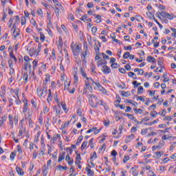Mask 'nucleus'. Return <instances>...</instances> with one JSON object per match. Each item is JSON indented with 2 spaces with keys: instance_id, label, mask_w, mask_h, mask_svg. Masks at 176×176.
<instances>
[{
  "instance_id": "obj_53",
  "label": "nucleus",
  "mask_w": 176,
  "mask_h": 176,
  "mask_svg": "<svg viewBox=\"0 0 176 176\" xmlns=\"http://www.w3.org/2000/svg\"><path fill=\"white\" fill-rule=\"evenodd\" d=\"M150 115H151V116H152L153 118H156V116H157V111H151V112L150 113Z\"/></svg>"
},
{
  "instance_id": "obj_39",
  "label": "nucleus",
  "mask_w": 176,
  "mask_h": 176,
  "mask_svg": "<svg viewBox=\"0 0 176 176\" xmlns=\"http://www.w3.org/2000/svg\"><path fill=\"white\" fill-rule=\"evenodd\" d=\"M37 67H38V61H36V60H34L32 62V68L33 69H36Z\"/></svg>"
},
{
  "instance_id": "obj_43",
  "label": "nucleus",
  "mask_w": 176,
  "mask_h": 176,
  "mask_svg": "<svg viewBox=\"0 0 176 176\" xmlns=\"http://www.w3.org/2000/svg\"><path fill=\"white\" fill-rule=\"evenodd\" d=\"M128 76H130V78H133V79H137V76L133 72H130Z\"/></svg>"
},
{
  "instance_id": "obj_54",
  "label": "nucleus",
  "mask_w": 176,
  "mask_h": 176,
  "mask_svg": "<svg viewBox=\"0 0 176 176\" xmlns=\"http://www.w3.org/2000/svg\"><path fill=\"white\" fill-rule=\"evenodd\" d=\"M137 100L142 101V102H145V98H144L143 96H138Z\"/></svg>"
},
{
  "instance_id": "obj_34",
  "label": "nucleus",
  "mask_w": 176,
  "mask_h": 176,
  "mask_svg": "<svg viewBox=\"0 0 176 176\" xmlns=\"http://www.w3.org/2000/svg\"><path fill=\"white\" fill-rule=\"evenodd\" d=\"M81 20H82V21H84L85 23H86V21H87L88 23L91 22V19H89V18H87V16H82V17H81Z\"/></svg>"
},
{
  "instance_id": "obj_4",
  "label": "nucleus",
  "mask_w": 176,
  "mask_h": 176,
  "mask_svg": "<svg viewBox=\"0 0 176 176\" xmlns=\"http://www.w3.org/2000/svg\"><path fill=\"white\" fill-rule=\"evenodd\" d=\"M14 25H13V27L12 30H13L12 36L16 42H21V33L20 32L19 29L14 28Z\"/></svg>"
},
{
  "instance_id": "obj_23",
  "label": "nucleus",
  "mask_w": 176,
  "mask_h": 176,
  "mask_svg": "<svg viewBox=\"0 0 176 176\" xmlns=\"http://www.w3.org/2000/svg\"><path fill=\"white\" fill-rule=\"evenodd\" d=\"M125 102H128L129 104H131L133 107H138V103L133 100H126Z\"/></svg>"
},
{
  "instance_id": "obj_51",
  "label": "nucleus",
  "mask_w": 176,
  "mask_h": 176,
  "mask_svg": "<svg viewBox=\"0 0 176 176\" xmlns=\"http://www.w3.org/2000/svg\"><path fill=\"white\" fill-rule=\"evenodd\" d=\"M82 140H83V136L79 137L77 140L76 144L78 146L82 142Z\"/></svg>"
},
{
  "instance_id": "obj_37",
  "label": "nucleus",
  "mask_w": 176,
  "mask_h": 176,
  "mask_svg": "<svg viewBox=\"0 0 176 176\" xmlns=\"http://www.w3.org/2000/svg\"><path fill=\"white\" fill-rule=\"evenodd\" d=\"M94 100H93V99H91V100H89V104L91 107H92L93 108H95L96 107H97V100H95L96 103H94Z\"/></svg>"
},
{
  "instance_id": "obj_59",
  "label": "nucleus",
  "mask_w": 176,
  "mask_h": 176,
  "mask_svg": "<svg viewBox=\"0 0 176 176\" xmlns=\"http://www.w3.org/2000/svg\"><path fill=\"white\" fill-rule=\"evenodd\" d=\"M100 56H102V57L103 58H105L106 60H109V56L108 55L105 54V53L100 54Z\"/></svg>"
},
{
  "instance_id": "obj_41",
  "label": "nucleus",
  "mask_w": 176,
  "mask_h": 176,
  "mask_svg": "<svg viewBox=\"0 0 176 176\" xmlns=\"http://www.w3.org/2000/svg\"><path fill=\"white\" fill-rule=\"evenodd\" d=\"M122 57L124 60H127V58L130 57V52H125Z\"/></svg>"
},
{
  "instance_id": "obj_21",
  "label": "nucleus",
  "mask_w": 176,
  "mask_h": 176,
  "mask_svg": "<svg viewBox=\"0 0 176 176\" xmlns=\"http://www.w3.org/2000/svg\"><path fill=\"white\" fill-rule=\"evenodd\" d=\"M65 159V152H62V154H60L58 155V162H63V160H64Z\"/></svg>"
},
{
  "instance_id": "obj_18",
  "label": "nucleus",
  "mask_w": 176,
  "mask_h": 176,
  "mask_svg": "<svg viewBox=\"0 0 176 176\" xmlns=\"http://www.w3.org/2000/svg\"><path fill=\"white\" fill-rule=\"evenodd\" d=\"M61 138V135L60 134H55L54 135L53 138H51V142H56L57 140H60Z\"/></svg>"
},
{
  "instance_id": "obj_5",
  "label": "nucleus",
  "mask_w": 176,
  "mask_h": 176,
  "mask_svg": "<svg viewBox=\"0 0 176 176\" xmlns=\"http://www.w3.org/2000/svg\"><path fill=\"white\" fill-rule=\"evenodd\" d=\"M71 49L74 56H79V53H80L81 49L80 47H79V44L72 42L71 44Z\"/></svg>"
},
{
  "instance_id": "obj_19",
  "label": "nucleus",
  "mask_w": 176,
  "mask_h": 176,
  "mask_svg": "<svg viewBox=\"0 0 176 176\" xmlns=\"http://www.w3.org/2000/svg\"><path fill=\"white\" fill-rule=\"evenodd\" d=\"M41 134H42V131H38L36 135H35L34 142H35L36 144L39 141V137H41Z\"/></svg>"
},
{
  "instance_id": "obj_28",
  "label": "nucleus",
  "mask_w": 176,
  "mask_h": 176,
  "mask_svg": "<svg viewBox=\"0 0 176 176\" xmlns=\"http://www.w3.org/2000/svg\"><path fill=\"white\" fill-rule=\"evenodd\" d=\"M85 170L87 171L88 176H94V172L91 170V169L86 168Z\"/></svg>"
},
{
  "instance_id": "obj_32",
  "label": "nucleus",
  "mask_w": 176,
  "mask_h": 176,
  "mask_svg": "<svg viewBox=\"0 0 176 176\" xmlns=\"http://www.w3.org/2000/svg\"><path fill=\"white\" fill-rule=\"evenodd\" d=\"M135 20H136V21L141 22V20H142V17H141V16H138L136 18H135L134 16L131 17V21H135Z\"/></svg>"
},
{
  "instance_id": "obj_2",
  "label": "nucleus",
  "mask_w": 176,
  "mask_h": 176,
  "mask_svg": "<svg viewBox=\"0 0 176 176\" xmlns=\"http://www.w3.org/2000/svg\"><path fill=\"white\" fill-rule=\"evenodd\" d=\"M36 93L40 98H46L47 96V86L45 84L43 87H38L36 89Z\"/></svg>"
},
{
  "instance_id": "obj_31",
  "label": "nucleus",
  "mask_w": 176,
  "mask_h": 176,
  "mask_svg": "<svg viewBox=\"0 0 176 176\" xmlns=\"http://www.w3.org/2000/svg\"><path fill=\"white\" fill-rule=\"evenodd\" d=\"M164 145H166V142H164V141L161 140L159 142V144L157 146L158 149H162V148H163V146H164Z\"/></svg>"
},
{
  "instance_id": "obj_62",
  "label": "nucleus",
  "mask_w": 176,
  "mask_h": 176,
  "mask_svg": "<svg viewBox=\"0 0 176 176\" xmlns=\"http://www.w3.org/2000/svg\"><path fill=\"white\" fill-rule=\"evenodd\" d=\"M16 149H17V151L19 152V153H23V149H21V146L18 145L16 146Z\"/></svg>"
},
{
  "instance_id": "obj_27",
  "label": "nucleus",
  "mask_w": 176,
  "mask_h": 176,
  "mask_svg": "<svg viewBox=\"0 0 176 176\" xmlns=\"http://www.w3.org/2000/svg\"><path fill=\"white\" fill-rule=\"evenodd\" d=\"M121 96H122V97H130L131 96V94L130 93V91H122L121 92Z\"/></svg>"
},
{
  "instance_id": "obj_57",
  "label": "nucleus",
  "mask_w": 176,
  "mask_h": 176,
  "mask_svg": "<svg viewBox=\"0 0 176 176\" xmlns=\"http://www.w3.org/2000/svg\"><path fill=\"white\" fill-rule=\"evenodd\" d=\"M89 97H90L91 100H93L94 101H98V99H97V97L94 95H89Z\"/></svg>"
},
{
  "instance_id": "obj_10",
  "label": "nucleus",
  "mask_w": 176,
  "mask_h": 176,
  "mask_svg": "<svg viewBox=\"0 0 176 176\" xmlns=\"http://www.w3.org/2000/svg\"><path fill=\"white\" fill-rule=\"evenodd\" d=\"M23 69H24V71H27L28 69H29L31 72V71L32 70V65H31V63L25 62Z\"/></svg>"
},
{
  "instance_id": "obj_30",
  "label": "nucleus",
  "mask_w": 176,
  "mask_h": 176,
  "mask_svg": "<svg viewBox=\"0 0 176 176\" xmlns=\"http://www.w3.org/2000/svg\"><path fill=\"white\" fill-rule=\"evenodd\" d=\"M23 79L25 83H27V82H28V72L23 73Z\"/></svg>"
},
{
  "instance_id": "obj_26",
  "label": "nucleus",
  "mask_w": 176,
  "mask_h": 176,
  "mask_svg": "<svg viewBox=\"0 0 176 176\" xmlns=\"http://www.w3.org/2000/svg\"><path fill=\"white\" fill-rule=\"evenodd\" d=\"M27 120L28 123V126L30 129H34V121H32V118H30L29 120Z\"/></svg>"
},
{
  "instance_id": "obj_49",
  "label": "nucleus",
  "mask_w": 176,
  "mask_h": 176,
  "mask_svg": "<svg viewBox=\"0 0 176 176\" xmlns=\"http://www.w3.org/2000/svg\"><path fill=\"white\" fill-rule=\"evenodd\" d=\"M158 9H159V10H161V12H163V10H166V6H164L162 4H160L158 6Z\"/></svg>"
},
{
  "instance_id": "obj_38",
  "label": "nucleus",
  "mask_w": 176,
  "mask_h": 176,
  "mask_svg": "<svg viewBox=\"0 0 176 176\" xmlns=\"http://www.w3.org/2000/svg\"><path fill=\"white\" fill-rule=\"evenodd\" d=\"M134 112L135 113H140V115L144 112V111L142 109H137V108H133Z\"/></svg>"
},
{
  "instance_id": "obj_20",
  "label": "nucleus",
  "mask_w": 176,
  "mask_h": 176,
  "mask_svg": "<svg viewBox=\"0 0 176 176\" xmlns=\"http://www.w3.org/2000/svg\"><path fill=\"white\" fill-rule=\"evenodd\" d=\"M46 64L45 63H41V66L39 68V72L40 74H42V72H45L46 71Z\"/></svg>"
},
{
  "instance_id": "obj_56",
  "label": "nucleus",
  "mask_w": 176,
  "mask_h": 176,
  "mask_svg": "<svg viewBox=\"0 0 176 176\" xmlns=\"http://www.w3.org/2000/svg\"><path fill=\"white\" fill-rule=\"evenodd\" d=\"M129 160H130V157L124 155L123 158V163H126Z\"/></svg>"
},
{
  "instance_id": "obj_42",
  "label": "nucleus",
  "mask_w": 176,
  "mask_h": 176,
  "mask_svg": "<svg viewBox=\"0 0 176 176\" xmlns=\"http://www.w3.org/2000/svg\"><path fill=\"white\" fill-rule=\"evenodd\" d=\"M87 146V141L83 142L80 147L81 151H83V149H85Z\"/></svg>"
},
{
  "instance_id": "obj_6",
  "label": "nucleus",
  "mask_w": 176,
  "mask_h": 176,
  "mask_svg": "<svg viewBox=\"0 0 176 176\" xmlns=\"http://www.w3.org/2000/svg\"><path fill=\"white\" fill-rule=\"evenodd\" d=\"M9 124L10 126V129H13V124H17L19 123V116H14L10 114L8 116Z\"/></svg>"
},
{
  "instance_id": "obj_44",
  "label": "nucleus",
  "mask_w": 176,
  "mask_h": 176,
  "mask_svg": "<svg viewBox=\"0 0 176 176\" xmlns=\"http://www.w3.org/2000/svg\"><path fill=\"white\" fill-rule=\"evenodd\" d=\"M90 69H91L92 74H97V72H96V65H94L93 64L91 65Z\"/></svg>"
},
{
  "instance_id": "obj_55",
  "label": "nucleus",
  "mask_w": 176,
  "mask_h": 176,
  "mask_svg": "<svg viewBox=\"0 0 176 176\" xmlns=\"http://www.w3.org/2000/svg\"><path fill=\"white\" fill-rule=\"evenodd\" d=\"M16 157V152L11 153L10 157L11 160H14V157Z\"/></svg>"
},
{
  "instance_id": "obj_13",
  "label": "nucleus",
  "mask_w": 176,
  "mask_h": 176,
  "mask_svg": "<svg viewBox=\"0 0 176 176\" xmlns=\"http://www.w3.org/2000/svg\"><path fill=\"white\" fill-rule=\"evenodd\" d=\"M32 113H34L32 110H28V114H25V120L32 119Z\"/></svg>"
},
{
  "instance_id": "obj_9",
  "label": "nucleus",
  "mask_w": 176,
  "mask_h": 176,
  "mask_svg": "<svg viewBox=\"0 0 176 176\" xmlns=\"http://www.w3.org/2000/svg\"><path fill=\"white\" fill-rule=\"evenodd\" d=\"M101 47V43L100 41H98L94 45V50L96 52V54H100V48Z\"/></svg>"
},
{
  "instance_id": "obj_46",
  "label": "nucleus",
  "mask_w": 176,
  "mask_h": 176,
  "mask_svg": "<svg viewBox=\"0 0 176 176\" xmlns=\"http://www.w3.org/2000/svg\"><path fill=\"white\" fill-rule=\"evenodd\" d=\"M23 122H24V119H22L19 122V130H24V126L23 124Z\"/></svg>"
},
{
  "instance_id": "obj_8",
  "label": "nucleus",
  "mask_w": 176,
  "mask_h": 176,
  "mask_svg": "<svg viewBox=\"0 0 176 176\" xmlns=\"http://www.w3.org/2000/svg\"><path fill=\"white\" fill-rule=\"evenodd\" d=\"M93 90V88L91 87V85H85L84 89H83V94H89V91H91Z\"/></svg>"
},
{
  "instance_id": "obj_14",
  "label": "nucleus",
  "mask_w": 176,
  "mask_h": 176,
  "mask_svg": "<svg viewBox=\"0 0 176 176\" xmlns=\"http://www.w3.org/2000/svg\"><path fill=\"white\" fill-rule=\"evenodd\" d=\"M53 100V96L52 95V89L48 90V95L47 98V102L50 104V102Z\"/></svg>"
},
{
  "instance_id": "obj_25",
  "label": "nucleus",
  "mask_w": 176,
  "mask_h": 176,
  "mask_svg": "<svg viewBox=\"0 0 176 176\" xmlns=\"http://www.w3.org/2000/svg\"><path fill=\"white\" fill-rule=\"evenodd\" d=\"M47 82H50V75L47 74L45 76V80L43 83V86H44L45 85V86H47Z\"/></svg>"
},
{
  "instance_id": "obj_60",
  "label": "nucleus",
  "mask_w": 176,
  "mask_h": 176,
  "mask_svg": "<svg viewBox=\"0 0 176 176\" xmlns=\"http://www.w3.org/2000/svg\"><path fill=\"white\" fill-rule=\"evenodd\" d=\"M40 40L42 41V42L45 41V34L42 32H40Z\"/></svg>"
},
{
  "instance_id": "obj_45",
  "label": "nucleus",
  "mask_w": 176,
  "mask_h": 176,
  "mask_svg": "<svg viewBox=\"0 0 176 176\" xmlns=\"http://www.w3.org/2000/svg\"><path fill=\"white\" fill-rule=\"evenodd\" d=\"M10 57H11V58H13V60H14L15 63H17V58H16V56L13 54L12 51L10 53Z\"/></svg>"
},
{
  "instance_id": "obj_61",
  "label": "nucleus",
  "mask_w": 176,
  "mask_h": 176,
  "mask_svg": "<svg viewBox=\"0 0 176 176\" xmlns=\"http://www.w3.org/2000/svg\"><path fill=\"white\" fill-rule=\"evenodd\" d=\"M104 123V125L106 126V127H108V126H109V124H111V122L109 120H104L103 122Z\"/></svg>"
},
{
  "instance_id": "obj_17",
  "label": "nucleus",
  "mask_w": 176,
  "mask_h": 176,
  "mask_svg": "<svg viewBox=\"0 0 176 176\" xmlns=\"http://www.w3.org/2000/svg\"><path fill=\"white\" fill-rule=\"evenodd\" d=\"M65 160L67 162L69 166H72V164H74V160H71V157H69V154L66 156Z\"/></svg>"
},
{
  "instance_id": "obj_7",
  "label": "nucleus",
  "mask_w": 176,
  "mask_h": 176,
  "mask_svg": "<svg viewBox=\"0 0 176 176\" xmlns=\"http://www.w3.org/2000/svg\"><path fill=\"white\" fill-rule=\"evenodd\" d=\"M85 85H88L89 86H93L94 83H96V81H94V79H93L91 77H87L85 78Z\"/></svg>"
},
{
  "instance_id": "obj_63",
  "label": "nucleus",
  "mask_w": 176,
  "mask_h": 176,
  "mask_svg": "<svg viewBox=\"0 0 176 176\" xmlns=\"http://www.w3.org/2000/svg\"><path fill=\"white\" fill-rule=\"evenodd\" d=\"M8 65L10 68H13V60L12 59L8 60Z\"/></svg>"
},
{
  "instance_id": "obj_64",
  "label": "nucleus",
  "mask_w": 176,
  "mask_h": 176,
  "mask_svg": "<svg viewBox=\"0 0 176 176\" xmlns=\"http://www.w3.org/2000/svg\"><path fill=\"white\" fill-rule=\"evenodd\" d=\"M138 170H137V169H135L134 170H132V174L133 176H137L138 175Z\"/></svg>"
},
{
  "instance_id": "obj_47",
  "label": "nucleus",
  "mask_w": 176,
  "mask_h": 176,
  "mask_svg": "<svg viewBox=\"0 0 176 176\" xmlns=\"http://www.w3.org/2000/svg\"><path fill=\"white\" fill-rule=\"evenodd\" d=\"M133 85L134 86V89H137V87H138V86H141L140 82H138L135 80L133 82Z\"/></svg>"
},
{
  "instance_id": "obj_22",
  "label": "nucleus",
  "mask_w": 176,
  "mask_h": 176,
  "mask_svg": "<svg viewBox=\"0 0 176 176\" xmlns=\"http://www.w3.org/2000/svg\"><path fill=\"white\" fill-rule=\"evenodd\" d=\"M102 72L104 74H111V69L108 66H103Z\"/></svg>"
},
{
  "instance_id": "obj_1",
  "label": "nucleus",
  "mask_w": 176,
  "mask_h": 176,
  "mask_svg": "<svg viewBox=\"0 0 176 176\" xmlns=\"http://www.w3.org/2000/svg\"><path fill=\"white\" fill-rule=\"evenodd\" d=\"M157 17L160 19V20H162V21H165L166 19L168 20H174L175 19L176 16L173 14H169L166 11H162L158 10V12L156 14Z\"/></svg>"
},
{
  "instance_id": "obj_16",
  "label": "nucleus",
  "mask_w": 176,
  "mask_h": 176,
  "mask_svg": "<svg viewBox=\"0 0 176 176\" xmlns=\"http://www.w3.org/2000/svg\"><path fill=\"white\" fill-rule=\"evenodd\" d=\"M96 105H101L104 108V109H108V106L105 102H102V100H98V101L96 102Z\"/></svg>"
},
{
  "instance_id": "obj_58",
  "label": "nucleus",
  "mask_w": 176,
  "mask_h": 176,
  "mask_svg": "<svg viewBox=\"0 0 176 176\" xmlns=\"http://www.w3.org/2000/svg\"><path fill=\"white\" fill-rule=\"evenodd\" d=\"M144 91V87H139L138 89V94H141Z\"/></svg>"
},
{
  "instance_id": "obj_48",
  "label": "nucleus",
  "mask_w": 176,
  "mask_h": 176,
  "mask_svg": "<svg viewBox=\"0 0 176 176\" xmlns=\"http://www.w3.org/2000/svg\"><path fill=\"white\" fill-rule=\"evenodd\" d=\"M5 120H6V116H3L1 118L0 120V126H2V124H3V122H5Z\"/></svg>"
},
{
  "instance_id": "obj_3",
  "label": "nucleus",
  "mask_w": 176,
  "mask_h": 176,
  "mask_svg": "<svg viewBox=\"0 0 176 176\" xmlns=\"http://www.w3.org/2000/svg\"><path fill=\"white\" fill-rule=\"evenodd\" d=\"M42 50V45L38 44L37 49L36 48H30L29 50V55L30 57H38L39 56V53H41V50Z\"/></svg>"
},
{
  "instance_id": "obj_11",
  "label": "nucleus",
  "mask_w": 176,
  "mask_h": 176,
  "mask_svg": "<svg viewBox=\"0 0 176 176\" xmlns=\"http://www.w3.org/2000/svg\"><path fill=\"white\" fill-rule=\"evenodd\" d=\"M90 133H94V134H98V133H100V129H98L97 127H93L87 131V134Z\"/></svg>"
},
{
  "instance_id": "obj_24",
  "label": "nucleus",
  "mask_w": 176,
  "mask_h": 176,
  "mask_svg": "<svg viewBox=\"0 0 176 176\" xmlns=\"http://www.w3.org/2000/svg\"><path fill=\"white\" fill-rule=\"evenodd\" d=\"M16 173L19 174V175H24V170L19 166L16 167Z\"/></svg>"
},
{
  "instance_id": "obj_50",
  "label": "nucleus",
  "mask_w": 176,
  "mask_h": 176,
  "mask_svg": "<svg viewBox=\"0 0 176 176\" xmlns=\"http://www.w3.org/2000/svg\"><path fill=\"white\" fill-rule=\"evenodd\" d=\"M170 30L172 32H173V33H172V36H173V38H176V29L174 28H170Z\"/></svg>"
},
{
  "instance_id": "obj_29",
  "label": "nucleus",
  "mask_w": 176,
  "mask_h": 176,
  "mask_svg": "<svg viewBox=\"0 0 176 176\" xmlns=\"http://www.w3.org/2000/svg\"><path fill=\"white\" fill-rule=\"evenodd\" d=\"M50 111V108H49L47 105L45 104L43 106V113H45V115H46L47 113H49Z\"/></svg>"
},
{
  "instance_id": "obj_33",
  "label": "nucleus",
  "mask_w": 176,
  "mask_h": 176,
  "mask_svg": "<svg viewBox=\"0 0 176 176\" xmlns=\"http://www.w3.org/2000/svg\"><path fill=\"white\" fill-rule=\"evenodd\" d=\"M87 56H89V50H85V53L82 54V56H81L82 60H85L86 58V57H87Z\"/></svg>"
},
{
  "instance_id": "obj_52",
  "label": "nucleus",
  "mask_w": 176,
  "mask_h": 176,
  "mask_svg": "<svg viewBox=\"0 0 176 176\" xmlns=\"http://www.w3.org/2000/svg\"><path fill=\"white\" fill-rule=\"evenodd\" d=\"M74 79V84L77 85L78 82H79V78L78 77V75L75 74Z\"/></svg>"
},
{
  "instance_id": "obj_35",
  "label": "nucleus",
  "mask_w": 176,
  "mask_h": 176,
  "mask_svg": "<svg viewBox=\"0 0 176 176\" xmlns=\"http://www.w3.org/2000/svg\"><path fill=\"white\" fill-rule=\"evenodd\" d=\"M9 74L12 78H14L16 76V74H14V69H13V67H10V73H9Z\"/></svg>"
},
{
  "instance_id": "obj_36",
  "label": "nucleus",
  "mask_w": 176,
  "mask_h": 176,
  "mask_svg": "<svg viewBox=\"0 0 176 176\" xmlns=\"http://www.w3.org/2000/svg\"><path fill=\"white\" fill-rule=\"evenodd\" d=\"M146 60L148 63H155L156 61V58L153 56H148Z\"/></svg>"
},
{
  "instance_id": "obj_15",
  "label": "nucleus",
  "mask_w": 176,
  "mask_h": 176,
  "mask_svg": "<svg viewBox=\"0 0 176 176\" xmlns=\"http://www.w3.org/2000/svg\"><path fill=\"white\" fill-rule=\"evenodd\" d=\"M24 102V105L23 107V113H25V112H27L28 111V101L27 100H25V101H23Z\"/></svg>"
},
{
  "instance_id": "obj_12",
  "label": "nucleus",
  "mask_w": 176,
  "mask_h": 176,
  "mask_svg": "<svg viewBox=\"0 0 176 176\" xmlns=\"http://www.w3.org/2000/svg\"><path fill=\"white\" fill-rule=\"evenodd\" d=\"M164 155V151H157L154 153V158L155 159H160L162 157V155Z\"/></svg>"
},
{
  "instance_id": "obj_40",
  "label": "nucleus",
  "mask_w": 176,
  "mask_h": 176,
  "mask_svg": "<svg viewBox=\"0 0 176 176\" xmlns=\"http://www.w3.org/2000/svg\"><path fill=\"white\" fill-rule=\"evenodd\" d=\"M80 74L82 75V77L84 78H87V74H86V72H85V70L83 69V68H80Z\"/></svg>"
}]
</instances>
